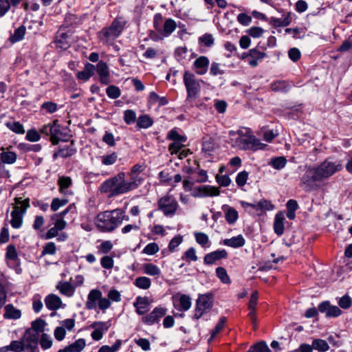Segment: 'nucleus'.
I'll return each instance as SVG.
<instances>
[{
	"label": "nucleus",
	"mask_w": 352,
	"mask_h": 352,
	"mask_svg": "<svg viewBox=\"0 0 352 352\" xmlns=\"http://www.w3.org/2000/svg\"><path fill=\"white\" fill-rule=\"evenodd\" d=\"M342 168L341 162L332 158H327L318 165L305 166V171L300 177V184L307 192L317 190L320 187L321 182L329 179Z\"/></svg>",
	"instance_id": "f257e3e1"
},
{
	"label": "nucleus",
	"mask_w": 352,
	"mask_h": 352,
	"mask_svg": "<svg viewBox=\"0 0 352 352\" xmlns=\"http://www.w3.org/2000/svg\"><path fill=\"white\" fill-rule=\"evenodd\" d=\"M228 135L231 146L241 151L256 152L265 150L267 147V144L261 142L248 128L236 131H230Z\"/></svg>",
	"instance_id": "f03ea898"
},
{
	"label": "nucleus",
	"mask_w": 352,
	"mask_h": 352,
	"mask_svg": "<svg viewBox=\"0 0 352 352\" xmlns=\"http://www.w3.org/2000/svg\"><path fill=\"white\" fill-rule=\"evenodd\" d=\"M99 190L101 194L106 195L108 198L129 192L126 186L125 173L120 172L116 175L106 179L100 184Z\"/></svg>",
	"instance_id": "7ed1b4c3"
},
{
	"label": "nucleus",
	"mask_w": 352,
	"mask_h": 352,
	"mask_svg": "<svg viewBox=\"0 0 352 352\" xmlns=\"http://www.w3.org/2000/svg\"><path fill=\"white\" fill-rule=\"evenodd\" d=\"M116 209L99 212L94 219V224L101 232H112L120 226L121 214Z\"/></svg>",
	"instance_id": "20e7f679"
},
{
	"label": "nucleus",
	"mask_w": 352,
	"mask_h": 352,
	"mask_svg": "<svg viewBox=\"0 0 352 352\" xmlns=\"http://www.w3.org/2000/svg\"><path fill=\"white\" fill-rule=\"evenodd\" d=\"M126 21L121 17L116 18L111 25L102 28L98 33L99 41L104 45H111L122 32Z\"/></svg>",
	"instance_id": "39448f33"
},
{
	"label": "nucleus",
	"mask_w": 352,
	"mask_h": 352,
	"mask_svg": "<svg viewBox=\"0 0 352 352\" xmlns=\"http://www.w3.org/2000/svg\"><path fill=\"white\" fill-rule=\"evenodd\" d=\"M30 199H22L21 197L14 198L13 210L11 212L10 224L13 228H20L23 224V216L30 208Z\"/></svg>",
	"instance_id": "423d86ee"
},
{
	"label": "nucleus",
	"mask_w": 352,
	"mask_h": 352,
	"mask_svg": "<svg viewBox=\"0 0 352 352\" xmlns=\"http://www.w3.org/2000/svg\"><path fill=\"white\" fill-rule=\"evenodd\" d=\"M153 28L162 37H168L176 30L177 23L171 18L164 19L162 14H155L153 18Z\"/></svg>",
	"instance_id": "0eeeda50"
},
{
	"label": "nucleus",
	"mask_w": 352,
	"mask_h": 352,
	"mask_svg": "<svg viewBox=\"0 0 352 352\" xmlns=\"http://www.w3.org/2000/svg\"><path fill=\"white\" fill-rule=\"evenodd\" d=\"M98 306L102 311H105L111 306V301L107 298L102 297V293L98 289H91L88 295L85 303L86 309L88 310L96 309Z\"/></svg>",
	"instance_id": "6e6552de"
},
{
	"label": "nucleus",
	"mask_w": 352,
	"mask_h": 352,
	"mask_svg": "<svg viewBox=\"0 0 352 352\" xmlns=\"http://www.w3.org/2000/svg\"><path fill=\"white\" fill-rule=\"evenodd\" d=\"M203 81L198 79L195 76L186 71L184 74V83L186 89L187 98L186 100L195 99L201 91V83Z\"/></svg>",
	"instance_id": "1a4fd4ad"
},
{
	"label": "nucleus",
	"mask_w": 352,
	"mask_h": 352,
	"mask_svg": "<svg viewBox=\"0 0 352 352\" xmlns=\"http://www.w3.org/2000/svg\"><path fill=\"white\" fill-rule=\"evenodd\" d=\"M179 208L176 199L170 195L160 197L157 202V210L162 212L165 217H173Z\"/></svg>",
	"instance_id": "9d476101"
},
{
	"label": "nucleus",
	"mask_w": 352,
	"mask_h": 352,
	"mask_svg": "<svg viewBox=\"0 0 352 352\" xmlns=\"http://www.w3.org/2000/svg\"><path fill=\"white\" fill-rule=\"evenodd\" d=\"M212 305V294H200L196 301L194 318L195 319H199L204 314L208 312L211 309Z\"/></svg>",
	"instance_id": "9b49d317"
},
{
	"label": "nucleus",
	"mask_w": 352,
	"mask_h": 352,
	"mask_svg": "<svg viewBox=\"0 0 352 352\" xmlns=\"http://www.w3.org/2000/svg\"><path fill=\"white\" fill-rule=\"evenodd\" d=\"M38 336L33 333L31 329L25 331L21 338L23 352H36L38 349Z\"/></svg>",
	"instance_id": "f8f14e48"
},
{
	"label": "nucleus",
	"mask_w": 352,
	"mask_h": 352,
	"mask_svg": "<svg viewBox=\"0 0 352 352\" xmlns=\"http://www.w3.org/2000/svg\"><path fill=\"white\" fill-rule=\"evenodd\" d=\"M166 308L156 307L150 314L142 317V322L146 325H153L166 315Z\"/></svg>",
	"instance_id": "ddd939ff"
},
{
	"label": "nucleus",
	"mask_w": 352,
	"mask_h": 352,
	"mask_svg": "<svg viewBox=\"0 0 352 352\" xmlns=\"http://www.w3.org/2000/svg\"><path fill=\"white\" fill-rule=\"evenodd\" d=\"M95 67L99 76L100 83L105 85H109L111 80L109 69L107 64L103 60H100Z\"/></svg>",
	"instance_id": "4468645a"
},
{
	"label": "nucleus",
	"mask_w": 352,
	"mask_h": 352,
	"mask_svg": "<svg viewBox=\"0 0 352 352\" xmlns=\"http://www.w3.org/2000/svg\"><path fill=\"white\" fill-rule=\"evenodd\" d=\"M197 192L193 195L194 197H216L220 195V190L218 187L204 185L196 188Z\"/></svg>",
	"instance_id": "2eb2a0df"
},
{
	"label": "nucleus",
	"mask_w": 352,
	"mask_h": 352,
	"mask_svg": "<svg viewBox=\"0 0 352 352\" xmlns=\"http://www.w3.org/2000/svg\"><path fill=\"white\" fill-rule=\"evenodd\" d=\"M228 257V252L226 250H217L206 254L204 258L205 265H210L214 264L217 261Z\"/></svg>",
	"instance_id": "dca6fc26"
},
{
	"label": "nucleus",
	"mask_w": 352,
	"mask_h": 352,
	"mask_svg": "<svg viewBox=\"0 0 352 352\" xmlns=\"http://www.w3.org/2000/svg\"><path fill=\"white\" fill-rule=\"evenodd\" d=\"M248 54L250 56L248 64L252 67H256L267 56L266 53L258 50L256 47L250 50Z\"/></svg>",
	"instance_id": "f3484780"
},
{
	"label": "nucleus",
	"mask_w": 352,
	"mask_h": 352,
	"mask_svg": "<svg viewBox=\"0 0 352 352\" xmlns=\"http://www.w3.org/2000/svg\"><path fill=\"white\" fill-rule=\"evenodd\" d=\"M74 141L71 142L70 145L63 147H59L52 155L53 160H56L58 157H60L66 158L74 155L76 153V149L74 146Z\"/></svg>",
	"instance_id": "a211bd4d"
},
{
	"label": "nucleus",
	"mask_w": 352,
	"mask_h": 352,
	"mask_svg": "<svg viewBox=\"0 0 352 352\" xmlns=\"http://www.w3.org/2000/svg\"><path fill=\"white\" fill-rule=\"evenodd\" d=\"M209 63V59L206 56H199L193 63L195 72L199 75L205 74L208 71Z\"/></svg>",
	"instance_id": "6ab92c4d"
},
{
	"label": "nucleus",
	"mask_w": 352,
	"mask_h": 352,
	"mask_svg": "<svg viewBox=\"0 0 352 352\" xmlns=\"http://www.w3.org/2000/svg\"><path fill=\"white\" fill-rule=\"evenodd\" d=\"M133 306L136 309V313L138 315H144L148 311L149 301L148 297L138 296L133 302Z\"/></svg>",
	"instance_id": "aec40b11"
},
{
	"label": "nucleus",
	"mask_w": 352,
	"mask_h": 352,
	"mask_svg": "<svg viewBox=\"0 0 352 352\" xmlns=\"http://www.w3.org/2000/svg\"><path fill=\"white\" fill-rule=\"evenodd\" d=\"M91 327L95 329L91 333V338L96 341L101 340L103 336V331L108 329V327L104 322H94Z\"/></svg>",
	"instance_id": "412c9836"
},
{
	"label": "nucleus",
	"mask_w": 352,
	"mask_h": 352,
	"mask_svg": "<svg viewBox=\"0 0 352 352\" xmlns=\"http://www.w3.org/2000/svg\"><path fill=\"white\" fill-rule=\"evenodd\" d=\"M63 133L61 131L60 125L57 120L53 122L50 140L54 145L58 144L60 141H64Z\"/></svg>",
	"instance_id": "4be33fe9"
},
{
	"label": "nucleus",
	"mask_w": 352,
	"mask_h": 352,
	"mask_svg": "<svg viewBox=\"0 0 352 352\" xmlns=\"http://www.w3.org/2000/svg\"><path fill=\"white\" fill-rule=\"evenodd\" d=\"M129 179L126 180V186L128 192H131L138 188L144 180V178L142 175H138L135 174L133 175L131 173H129Z\"/></svg>",
	"instance_id": "5701e85b"
},
{
	"label": "nucleus",
	"mask_w": 352,
	"mask_h": 352,
	"mask_svg": "<svg viewBox=\"0 0 352 352\" xmlns=\"http://www.w3.org/2000/svg\"><path fill=\"white\" fill-rule=\"evenodd\" d=\"M285 214L283 212H278L274 218V232L278 236H281L284 233L285 230V225H284V221H285Z\"/></svg>",
	"instance_id": "b1692460"
},
{
	"label": "nucleus",
	"mask_w": 352,
	"mask_h": 352,
	"mask_svg": "<svg viewBox=\"0 0 352 352\" xmlns=\"http://www.w3.org/2000/svg\"><path fill=\"white\" fill-rule=\"evenodd\" d=\"M45 303L49 310L55 311L61 307L62 300L60 297L52 294L45 297Z\"/></svg>",
	"instance_id": "393cba45"
},
{
	"label": "nucleus",
	"mask_w": 352,
	"mask_h": 352,
	"mask_svg": "<svg viewBox=\"0 0 352 352\" xmlns=\"http://www.w3.org/2000/svg\"><path fill=\"white\" fill-rule=\"evenodd\" d=\"M57 183L59 186V192L61 194L65 195H70L72 194V192L69 190V188L72 184L71 177L66 176L60 177Z\"/></svg>",
	"instance_id": "a878e982"
},
{
	"label": "nucleus",
	"mask_w": 352,
	"mask_h": 352,
	"mask_svg": "<svg viewBox=\"0 0 352 352\" xmlns=\"http://www.w3.org/2000/svg\"><path fill=\"white\" fill-rule=\"evenodd\" d=\"M5 312L3 318L10 320H18L21 317V311L14 307L12 304H8L4 307Z\"/></svg>",
	"instance_id": "bb28decb"
},
{
	"label": "nucleus",
	"mask_w": 352,
	"mask_h": 352,
	"mask_svg": "<svg viewBox=\"0 0 352 352\" xmlns=\"http://www.w3.org/2000/svg\"><path fill=\"white\" fill-rule=\"evenodd\" d=\"M95 71V66L89 63H87L85 65L84 69L77 73L76 77L83 81H87L92 76H94Z\"/></svg>",
	"instance_id": "cd10ccee"
},
{
	"label": "nucleus",
	"mask_w": 352,
	"mask_h": 352,
	"mask_svg": "<svg viewBox=\"0 0 352 352\" xmlns=\"http://www.w3.org/2000/svg\"><path fill=\"white\" fill-rule=\"evenodd\" d=\"M245 243V240L243 235L239 234L236 236H233L230 239H226L223 241L224 245L233 248H239L243 247Z\"/></svg>",
	"instance_id": "c85d7f7f"
},
{
	"label": "nucleus",
	"mask_w": 352,
	"mask_h": 352,
	"mask_svg": "<svg viewBox=\"0 0 352 352\" xmlns=\"http://www.w3.org/2000/svg\"><path fill=\"white\" fill-rule=\"evenodd\" d=\"M56 288L62 295L67 297H72L75 292V287L67 281L59 282L56 285Z\"/></svg>",
	"instance_id": "c756f323"
},
{
	"label": "nucleus",
	"mask_w": 352,
	"mask_h": 352,
	"mask_svg": "<svg viewBox=\"0 0 352 352\" xmlns=\"http://www.w3.org/2000/svg\"><path fill=\"white\" fill-rule=\"evenodd\" d=\"M191 304V298L186 294H182L175 303V307L179 311H186L190 308Z\"/></svg>",
	"instance_id": "7c9ffc66"
},
{
	"label": "nucleus",
	"mask_w": 352,
	"mask_h": 352,
	"mask_svg": "<svg viewBox=\"0 0 352 352\" xmlns=\"http://www.w3.org/2000/svg\"><path fill=\"white\" fill-rule=\"evenodd\" d=\"M1 151H2L0 153V158L2 164H14L17 159V155L16 153L12 151H5V148L1 147Z\"/></svg>",
	"instance_id": "2f4dec72"
},
{
	"label": "nucleus",
	"mask_w": 352,
	"mask_h": 352,
	"mask_svg": "<svg viewBox=\"0 0 352 352\" xmlns=\"http://www.w3.org/2000/svg\"><path fill=\"white\" fill-rule=\"evenodd\" d=\"M291 22L292 19L289 12L286 14V16L283 19L273 16L269 19L270 24L275 28L288 26Z\"/></svg>",
	"instance_id": "473e14b6"
},
{
	"label": "nucleus",
	"mask_w": 352,
	"mask_h": 352,
	"mask_svg": "<svg viewBox=\"0 0 352 352\" xmlns=\"http://www.w3.org/2000/svg\"><path fill=\"white\" fill-rule=\"evenodd\" d=\"M153 124V120L147 114L140 116L137 119L136 127L140 129H148Z\"/></svg>",
	"instance_id": "72a5a7b5"
},
{
	"label": "nucleus",
	"mask_w": 352,
	"mask_h": 352,
	"mask_svg": "<svg viewBox=\"0 0 352 352\" xmlns=\"http://www.w3.org/2000/svg\"><path fill=\"white\" fill-rule=\"evenodd\" d=\"M196 242L202 248H209L211 245L208 236L204 232H195L194 233Z\"/></svg>",
	"instance_id": "f704fd0d"
},
{
	"label": "nucleus",
	"mask_w": 352,
	"mask_h": 352,
	"mask_svg": "<svg viewBox=\"0 0 352 352\" xmlns=\"http://www.w3.org/2000/svg\"><path fill=\"white\" fill-rule=\"evenodd\" d=\"M148 101L151 104H158L159 106L166 105L168 102V100L166 97L160 96L154 91L149 94Z\"/></svg>",
	"instance_id": "c9c22d12"
},
{
	"label": "nucleus",
	"mask_w": 352,
	"mask_h": 352,
	"mask_svg": "<svg viewBox=\"0 0 352 352\" xmlns=\"http://www.w3.org/2000/svg\"><path fill=\"white\" fill-rule=\"evenodd\" d=\"M133 285L140 289L146 290L151 287V280L146 276H139L135 279Z\"/></svg>",
	"instance_id": "e433bc0d"
},
{
	"label": "nucleus",
	"mask_w": 352,
	"mask_h": 352,
	"mask_svg": "<svg viewBox=\"0 0 352 352\" xmlns=\"http://www.w3.org/2000/svg\"><path fill=\"white\" fill-rule=\"evenodd\" d=\"M26 32V28L24 25H21L14 30L9 38L10 41L12 43L19 42L23 39Z\"/></svg>",
	"instance_id": "4c0bfd02"
},
{
	"label": "nucleus",
	"mask_w": 352,
	"mask_h": 352,
	"mask_svg": "<svg viewBox=\"0 0 352 352\" xmlns=\"http://www.w3.org/2000/svg\"><path fill=\"white\" fill-rule=\"evenodd\" d=\"M227 321V318L225 316H221L216 326L210 331V338L208 339V342H210L216 337V336L223 329L225 324Z\"/></svg>",
	"instance_id": "58836bf2"
},
{
	"label": "nucleus",
	"mask_w": 352,
	"mask_h": 352,
	"mask_svg": "<svg viewBox=\"0 0 352 352\" xmlns=\"http://www.w3.org/2000/svg\"><path fill=\"white\" fill-rule=\"evenodd\" d=\"M144 272L152 276H159L161 274L160 269L153 263H145L143 265Z\"/></svg>",
	"instance_id": "ea45409f"
},
{
	"label": "nucleus",
	"mask_w": 352,
	"mask_h": 352,
	"mask_svg": "<svg viewBox=\"0 0 352 352\" xmlns=\"http://www.w3.org/2000/svg\"><path fill=\"white\" fill-rule=\"evenodd\" d=\"M270 87L274 91L286 92L291 88V85L285 80H277L272 82Z\"/></svg>",
	"instance_id": "a19ab883"
},
{
	"label": "nucleus",
	"mask_w": 352,
	"mask_h": 352,
	"mask_svg": "<svg viewBox=\"0 0 352 352\" xmlns=\"http://www.w3.org/2000/svg\"><path fill=\"white\" fill-rule=\"evenodd\" d=\"M67 38L68 35L67 33L58 31L56 36L57 47L63 50L67 49L69 47Z\"/></svg>",
	"instance_id": "79ce46f5"
},
{
	"label": "nucleus",
	"mask_w": 352,
	"mask_h": 352,
	"mask_svg": "<svg viewBox=\"0 0 352 352\" xmlns=\"http://www.w3.org/2000/svg\"><path fill=\"white\" fill-rule=\"evenodd\" d=\"M312 347L314 349L320 352H326L329 350V346L327 341L322 339H314L312 341Z\"/></svg>",
	"instance_id": "37998d69"
},
{
	"label": "nucleus",
	"mask_w": 352,
	"mask_h": 352,
	"mask_svg": "<svg viewBox=\"0 0 352 352\" xmlns=\"http://www.w3.org/2000/svg\"><path fill=\"white\" fill-rule=\"evenodd\" d=\"M6 126L10 130L16 134H24L25 129L22 124L17 121H10L6 123Z\"/></svg>",
	"instance_id": "c03bdc74"
},
{
	"label": "nucleus",
	"mask_w": 352,
	"mask_h": 352,
	"mask_svg": "<svg viewBox=\"0 0 352 352\" xmlns=\"http://www.w3.org/2000/svg\"><path fill=\"white\" fill-rule=\"evenodd\" d=\"M39 343L42 349L47 350L52 347L53 340L50 335L43 333L41 335Z\"/></svg>",
	"instance_id": "a18cd8bd"
},
{
	"label": "nucleus",
	"mask_w": 352,
	"mask_h": 352,
	"mask_svg": "<svg viewBox=\"0 0 352 352\" xmlns=\"http://www.w3.org/2000/svg\"><path fill=\"white\" fill-rule=\"evenodd\" d=\"M225 218L228 223L234 224L238 219V212L232 207H228L226 213Z\"/></svg>",
	"instance_id": "49530a36"
},
{
	"label": "nucleus",
	"mask_w": 352,
	"mask_h": 352,
	"mask_svg": "<svg viewBox=\"0 0 352 352\" xmlns=\"http://www.w3.org/2000/svg\"><path fill=\"white\" fill-rule=\"evenodd\" d=\"M86 346V342L83 338H79L76 340L74 343L69 344L68 349L71 352H80Z\"/></svg>",
	"instance_id": "de8ad7c7"
},
{
	"label": "nucleus",
	"mask_w": 352,
	"mask_h": 352,
	"mask_svg": "<svg viewBox=\"0 0 352 352\" xmlns=\"http://www.w3.org/2000/svg\"><path fill=\"white\" fill-rule=\"evenodd\" d=\"M287 164V160L285 157H277L272 158L270 162L273 168L276 170H280L283 168Z\"/></svg>",
	"instance_id": "09e8293b"
},
{
	"label": "nucleus",
	"mask_w": 352,
	"mask_h": 352,
	"mask_svg": "<svg viewBox=\"0 0 352 352\" xmlns=\"http://www.w3.org/2000/svg\"><path fill=\"white\" fill-rule=\"evenodd\" d=\"M182 259L186 261L188 263L191 261H197L198 257L196 254L195 249L192 247L188 248L182 255Z\"/></svg>",
	"instance_id": "8fccbe9b"
},
{
	"label": "nucleus",
	"mask_w": 352,
	"mask_h": 352,
	"mask_svg": "<svg viewBox=\"0 0 352 352\" xmlns=\"http://www.w3.org/2000/svg\"><path fill=\"white\" fill-rule=\"evenodd\" d=\"M123 119L126 124H132L137 122L136 113L132 109H126L124 111Z\"/></svg>",
	"instance_id": "3c124183"
},
{
	"label": "nucleus",
	"mask_w": 352,
	"mask_h": 352,
	"mask_svg": "<svg viewBox=\"0 0 352 352\" xmlns=\"http://www.w3.org/2000/svg\"><path fill=\"white\" fill-rule=\"evenodd\" d=\"M45 325V321L43 319L38 318L32 322V329L35 331L34 333H36L38 336L39 333L44 331Z\"/></svg>",
	"instance_id": "603ef678"
},
{
	"label": "nucleus",
	"mask_w": 352,
	"mask_h": 352,
	"mask_svg": "<svg viewBox=\"0 0 352 352\" xmlns=\"http://www.w3.org/2000/svg\"><path fill=\"white\" fill-rule=\"evenodd\" d=\"M249 173L246 170L239 172L235 179L236 184L239 187H243L247 183L248 179Z\"/></svg>",
	"instance_id": "864d4df0"
},
{
	"label": "nucleus",
	"mask_w": 352,
	"mask_h": 352,
	"mask_svg": "<svg viewBox=\"0 0 352 352\" xmlns=\"http://www.w3.org/2000/svg\"><path fill=\"white\" fill-rule=\"evenodd\" d=\"M6 258L10 261H16L18 259V253L14 245L10 244L8 245L6 248Z\"/></svg>",
	"instance_id": "5fc2aeb1"
},
{
	"label": "nucleus",
	"mask_w": 352,
	"mask_h": 352,
	"mask_svg": "<svg viewBox=\"0 0 352 352\" xmlns=\"http://www.w3.org/2000/svg\"><path fill=\"white\" fill-rule=\"evenodd\" d=\"M56 244L54 242H48L43 246L41 256L54 255L56 253Z\"/></svg>",
	"instance_id": "6e6d98bb"
},
{
	"label": "nucleus",
	"mask_w": 352,
	"mask_h": 352,
	"mask_svg": "<svg viewBox=\"0 0 352 352\" xmlns=\"http://www.w3.org/2000/svg\"><path fill=\"white\" fill-rule=\"evenodd\" d=\"M122 345V341L120 340H117L115 344L110 346L108 345L102 346L98 352H116L118 351Z\"/></svg>",
	"instance_id": "4d7b16f0"
},
{
	"label": "nucleus",
	"mask_w": 352,
	"mask_h": 352,
	"mask_svg": "<svg viewBox=\"0 0 352 352\" xmlns=\"http://www.w3.org/2000/svg\"><path fill=\"white\" fill-rule=\"evenodd\" d=\"M118 155L113 152L109 155H103L101 157L102 164L106 166L112 165L117 161Z\"/></svg>",
	"instance_id": "13d9d810"
},
{
	"label": "nucleus",
	"mask_w": 352,
	"mask_h": 352,
	"mask_svg": "<svg viewBox=\"0 0 352 352\" xmlns=\"http://www.w3.org/2000/svg\"><path fill=\"white\" fill-rule=\"evenodd\" d=\"M107 96L111 99H117L121 95L120 89L115 85H110L106 89Z\"/></svg>",
	"instance_id": "bf43d9fd"
},
{
	"label": "nucleus",
	"mask_w": 352,
	"mask_h": 352,
	"mask_svg": "<svg viewBox=\"0 0 352 352\" xmlns=\"http://www.w3.org/2000/svg\"><path fill=\"white\" fill-rule=\"evenodd\" d=\"M215 179L220 186L227 187L231 184V179L228 175L217 174Z\"/></svg>",
	"instance_id": "052dcab7"
},
{
	"label": "nucleus",
	"mask_w": 352,
	"mask_h": 352,
	"mask_svg": "<svg viewBox=\"0 0 352 352\" xmlns=\"http://www.w3.org/2000/svg\"><path fill=\"white\" fill-rule=\"evenodd\" d=\"M216 274L217 277L221 280L223 283H230V279L229 278V276L225 270V268L222 267H218L216 269Z\"/></svg>",
	"instance_id": "680f3d73"
},
{
	"label": "nucleus",
	"mask_w": 352,
	"mask_h": 352,
	"mask_svg": "<svg viewBox=\"0 0 352 352\" xmlns=\"http://www.w3.org/2000/svg\"><path fill=\"white\" fill-rule=\"evenodd\" d=\"M160 248L158 245L152 242L147 244L142 250V253L147 255H153L159 251Z\"/></svg>",
	"instance_id": "e2e57ef3"
},
{
	"label": "nucleus",
	"mask_w": 352,
	"mask_h": 352,
	"mask_svg": "<svg viewBox=\"0 0 352 352\" xmlns=\"http://www.w3.org/2000/svg\"><path fill=\"white\" fill-rule=\"evenodd\" d=\"M167 139L177 142H186L187 138L186 136L179 134L175 129H172L168 132Z\"/></svg>",
	"instance_id": "0e129e2a"
},
{
	"label": "nucleus",
	"mask_w": 352,
	"mask_h": 352,
	"mask_svg": "<svg viewBox=\"0 0 352 352\" xmlns=\"http://www.w3.org/2000/svg\"><path fill=\"white\" fill-rule=\"evenodd\" d=\"M100 265L106 270H111L114 265L113 257L107 255L102 256L100 259Z\"/></svg>",
	"instance_id": "69168bd1"
},
{
	"label": "nucleus",
	"mask_w": 352,
	"mask_h": 352,
	"mask_svg": "<svg viewBox=\"0 0 352 352\" xmlns=\"http://www.w3.org/2000/svg\"><path fill=\"white\" fill-rule=\"evenodd\" d=\"M68 201L65 199L54 198L51 204V209L52 211H57L60 207L67 204Z\"/></svg>",
	"instance_id": "338daca9"
},
{
	"label": "nucleus",
	"mask_w": 352,
	"mask_h": 352,
	"mask_svg": "<svg viewBox=\"0 0 352 352\" xmlns=\"http://www.w3.org/2000/svg\"><path fill=\"white\" fill-rule=\"evenodd\" d=\"M338 303L341 308L346 309L352 305V298L346 294L340 298Z\"/></svg>",
	"instance_id": "774afa93"
}]
</instances>
